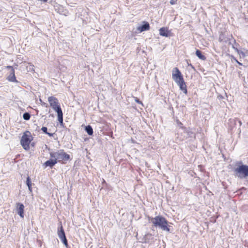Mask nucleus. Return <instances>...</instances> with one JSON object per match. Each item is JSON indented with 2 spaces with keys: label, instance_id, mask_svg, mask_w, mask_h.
<instances>
[{
  "label": "nucleus",
  "instance_id": "f257e3e1",
  "mask_svg": "<svg viewBox=\"0 0 248 248\" xmlns=\"http://www.w3.org/2000/svg\"><path fill=\"white\" fill-rule=\"evenodd\" d=\"M48 102L50 107L57 113L58 120L60 123H63V113L58 99L54 96L48 97Z\"/></svg>",
  "mask_w": 248,
  "mask_h": 248
},
{
  "label": "nucleus",
  "instance_id": "f03ea898",
  "mask_svg": "<svg viewBox=\"0 0 248 248\" xmlns=\"http://www.w3.org/2000/svg\"><path fill=\"white\" fill-rule=\"evenodd\" d=\"M151 221L154 227L161 228L163 231L170 232L168 221L164 217L161 216H156L155 217H152Z\"/></svg>",
  "mask_w": 248,
  "mask_h": 248
},
{
  "label": "nucleus",
  "instance_id": "7ed1b4c3",
  "mask_svg": "<svg viewBox=\"0 0 248 248\" xmlns=\"http://www.w3.org/2000/svg\"><path fill=\"white\" fill-rule=\"evenodd\" d=\"M50 156L51 158H55L57 163L59 162L62 164H65L67 161L71 159L70 155L65 152L63 149L50 153Z\"/></svg>",
  "mask_w": 248,
  "mask_h": 248
},
{
  "label": "nucleus",
  "instance_id": "20e7f679",
  "mask_svg": "<svg viewBox=\"0 0 248 248\" xmlns=\"http://www.w3.org/2000/svg\"><path fill=\"white\" fill-rule=\"evenodd\" d=\"M33 138L30 131L26 130L23 132L20 140V144L23 149L28 151L30 149V144L33 140Z\"/></svg>",
  "mask_w": 248,
  "mask_h": 248
},
{
  "label": "nucleus",
  "instance_id": "39448f33",
  "mask_svg": "<svg viewBox=\"0 0 248 248\" xmlns=\"http://www.w3.org/2000/svg\"><path fill=\"white\" fill-rule=\"evenodd\" d=\"M234 172L236 175L241 179L248 177V166H239L235 169Z\"/></svg>",
  "mask_w": 248,
  "mask_h": 248
},
{
  "label": "nucleus",
  "instance_id": "423d86ee",
  "mask_svg": "<svg viewBox=\"0 0 248 248\" xmlns=\"http://www.w3.org/2000/svg\"><path fill=\"white\" fill-rule=\"evenodd\" d=\"M172 78L176 83L184 80L182 73L177 67L173 69Z\"/></svg>",
  "mask_w": 248,
  "mask_h": 248
},
{
  "label": "nucleus",
  "instance_id": "0eeeda50",
  "mask_svg": "<svg viewBox=\"0 0 248 248\" xmlns=\"http://www.w3.org/2000/svg\"><path fill=\"white\" fill-rule=\"evenodd\" d=\"M6 68L11 69V72L7 78V80L10 82H17L14 68L12 66H7Z\"/></svg>",
  "mask_w": 248,
  "mask_h": 248
},
{
  "label": "nucleus",
  "instance_id": "6e6552de",
  "mask_svg": "<svg viewBox=\"0 0 248 248\" xmlns=\"http://www.w3.org/2000/svg\"><path fill=\"white\" fill-rule=\"evenodd\" d=\"M16 205L17 214L21 217L23 218L24 216V206L23 204L18 202Z\"/></svg>",
  "mask_w": 248,
  "mask_h": 248
},
{
  "label": "nucleus",
  "instance_id": "1a4fd4ad",
  "mask_svg": "<svg viewBox=\"0 0 248 248\" xmlns=\"http://www.w3.org/2000/svg\"><path fill=\"white\" fill-rule=\"evenodd\" d=\"M143 25H142L141 26H139L138 27L137 30L138 31L141 32L142 31H148L150 30V25L147 21H144L143 22Z\"/></svg>",
  "mask_w": 248,
  "mask_h": 248
},
{
  "label": "nucleus",
  "instance_id": "9d476101",
  "mask_svg": "<svg viewBox=\"0 0 248 248\" xmlns=\"http://www.w3.org/2000/svg\"><path fill=\"white\" fill-rule=\"evenodd\" d=\"M159 34L161 36L168 37L170 36V31H169L168 28L162 27L159 30Z\"/></svg>",
  "mask_w": 248,
  "mask_h": 248
},
{
  "label": "nucleus",
  "instance_id": "9b49d317",
  "mask_svg": "<svg viewBox=\"0 0 248 248\" xmlns=\"http://www.w3.org/2000/svg\"><path fill=\"white\" fill-rule=\"evenodd\" d=\"M57 233L60 239L62 238H64V237H66L62 222H60V226L58 228Z\"/></svg>",
  "mask_w": 248,
  "mask_h": 248
},
{
  "label": "nucleus",
  "instance_id": "f8f14e48",
  "mask_svg": "<svg viewBox=\"0 0 248 248\" xmlns=\"http://www.w3.org/2000/svg\"><path fill=\"white\" fill-rule=\"evenodd\" d=\"M177 84L179 86L180 90H182L185 94H187V87L184 80L177 83Z\"/></svg>",
  "mask_w": 248,
  "mask_h": 248
},
{
  "label": "nucleus",
  "instance_id": "ddd939ff",
  "mask_svg": "<svg viewBox=\"0 0 248 248\" xmlns=\"http://www.w3.org/2000/svg\"><path fill=\"white\" fill-rule=\"evenodd\" d=\"M57 163V160H55V158H51V159L46 161L44 163V165H45L46 167L48 166L52 168Z\"/></svg>",
  "mask_w": 248,
  "mask_h": 248
},
{
  "label": "nucleus",
  "instance_id": "4468645a",
  "mask_svg": "<svg viewBox=\"0 0 248 248\" xmlns=\"http://www.w3.org/2000/svg\"><path fill=\"white\" fill-rule=\"evenodd\" d=\"M196 56L202 60H205L206 57L202 54V52L199 49H197L196 51Z\"/></svg>",
  "mask_w": 248,
  "mask_h": 248
},
{
  "label": "nucleus",
  "instance_id": "2eb2a0df",
  "mask_svg": "<svg viewBox=\"0 0 248 248\" xmlns=\"http://www.w3.org/2000/svg\"><path fill=\"white\" fill-rule=\"evenodd\" d=\"M85 130H86L87 133L89 135H93V129L92 127H91V126L88 125V126H86Z\"/></svg>",
  "mask_w": 248,
  "mask_h": 248
},
{
  "label": "nucleus",
  "instance_id": "dca6fc26",
  "mask_svg": "<svg viewBox=\"0 0 248 248\" xmlns=\"http://www.w3.org/2000/svg\"><path fill=\"white\" fill-rule=\"evenodd\" d=\"M26 184L28 186L29 190L30 191H32L31 182V179L29 176L27 178Z\"/></svg>",
  "mask_w": 248,
  "mask_h": 248
},
{
  "label": "nucleus",
  "instance_id": "f3484780",
  "mask_svg": "<svg viewBox=\"0 0 248 248\" xmlns=\"http://www.w3.org/2000/svg\"><path fill=\"white\" fill-rule=\"evenodd\" d=\"M47 128L46 127L43 126V127H42L41 128V130L43 132H44L47 135H48L50 137L52 136H53V134L47 132Z\"/></svg>",
  "mask_w": 248,
  "mask_h": 248
},
{
  "label": "nucleus",
  "instance_id": "a211bd4d",
  "mask_svg": "<svg viewBox=\"0 0 248 248\" xmlns=\"http://www.w3.org/2000/svg\"><path fill=\"white\" fill-rule=\"evenodd\" d=\"M23 117L24 120H30V119L31 118V115L29 113L26 112V113H24V114L23 115Z\"/></svg>",
  "mask_w": 248,
  "mask_h": 248
},
{
  "label": "nucleus",
  "instance_id": "6ab92c4d",
  "mask_svg": "<svg viewBox=\"0 0 248 248\" xmlns=\"http://www.w3.org/2000/svg\"><path fill=\"white\" fill-rule=\"evenodd\" d=\"M219 41L220 42H226V40H225L224 34L223 33H221L219 37Z\"/></svg>",
  "mask_w": 248,
  "mask_h": 248
},
{
  "label": "nucleus",
  "instance_id": "aec40b11",
  "mask_svg": "<svg viewBox=\"0 0 248 248\" xmlns=\"http://www.w3.org/2000/svg\"><path fill=\"white\" fill-rule=\"evenodd\" d=\"M61 240H62V241L63 242V243L64 244V245L66 246V247H67L68 246V242H67V240L66 239V237H64V238H62L61 239Z\"/></svg>",
  "mask_w": 248,
  "mask_h": 248
},
{
  "label": "nucleus",
  "instance_id": "412c9836",
  "mask_svg": "<svg viewBox=\"0 0 248 248\" xmlns=\"http://www.w3.org/2000/svg\"><path fill=\"white\" fill-rule=\"evenodd\" d=\"M232 59H233L236 62H237L239 65H242V63L238 61V60L234 58L233 56H232Z\"/></svg>",
  "mask_w": 248,
  "mask_h": 248
},
{
  "label": "nucleus",
  "instance_id": "4be33fe9",
  "mask_svg": "<svg viewBox=\"0 0 248 248\" xmlns=\"http://www.w3.org/2000/svg\"><path fill=\"white\" fill-rule=\"evenodd\" d=\"M134 99H135V101H136V102H137V103H138L139 104L143 105L142 102L141 101H140L137 97H134Z\"/></svg>",
  "mask_w": 248,
  "mask_h": 248
},
{
  "label": "nucleus",
  "instance_id": "5701e85b",
  "mask_svg": "<svg viewBox=\"0 0 248 248\" xmlns=\"http://www.w3.org/2000/svg\"><path fill=\"white\" fill-rule=\"evenodd\" d=\"M232 47L234 49H235V50L238 52V53H239V54L240 53H241V54H242L243 55H244V53H243V52H239V50H238L237 48H236V47H235L233 45H232Z\"/></svg>",
  "mask_w": 248,
  "mask_h": 248
},
{
  "label": "nucleus",
  "instance_id": "b1692460",
  "mask_svg": "<svg viewBox=\"0 0 248 248\" xmlns=\"http://www.w3.org/2000/svg\"><path fill=\"white\" fill-rule=\"evenodd\" d=\"M177 0H170V3L171 5H173L176 3Z\"/></svg>",
  "mask_w": 248,
  "mask_h": 248
},
{
  "label": "nucleus",
  "instance_id": "393cba45",
  "mask_svg": "<svg viewBox=\"0 0 248 248\" xmlns=\"http://www.w3.org/2000/svg\"><path fill=\"white\" fill-rule=\"evenodd\" d=\"M40 0L42 1H43V2H47L48 0Z\"/></svg>",
  "mask_w": 248,
  "mask_h": 248
},
{
  "label": "nucleus",
  "instance_id": "a878e982",
  "mask_svg": "<svg viewBox=\"0 0 248 248\" xmlns=\"http://www.w3.org/2000/svg\"><path fill=\"white\" fill-rule=\"evenodd\" d=\"M233 42H234V43H236V41H235V39H233Z\"/></svg>",
  "mask_w": 248,
  "mask_h": 248
},
{
  "label": "nucleus",
  "instance_id": "bb28decb",
  "mask_svg": "<svg viewBox=\"0 0 248 248\" xmlns=\"http://www.w3.org/2000/svg\"><path fill=\"white\" fill-rule=\"evenodd\" d=\"M182 124V123L180 122L179 125Z\"/></svg>",
  "mask_w": 248,
  "mask_h": 248
},
{
  "label": "nucleus",
  "instance_id": "cd10ccee",
  "mask_svg": "<svg viewBox=\"0 0 248 248\" xmlns=\"http://www.w3.org/2000/svg\"><path fill=\"white\" fill-rule=\"evenodd\" d=\"M182 124V123L180 122L179 125Z\"/></svg>",
  "mask_w": 248,
  "mask_h": 248
}]
</instances>
